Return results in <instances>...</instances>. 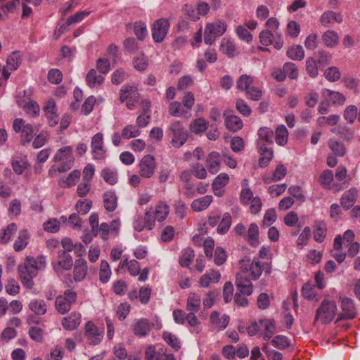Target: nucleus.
Wrapping results in <instances>:
<instances>
[{
    "mask_svg": "<svg viewBox=\"0 0 360 360\" xmlns=\"http://www.w3.org/2000/svg\"><path fill=\"white\" fill-rule=\"evenodd\" d=\"M134 32L139 40H143L148 34L146 25L143 22H136L134 24Z\"/></svg>",
    "mask_w": 360,
    "mask_h": 360,
    "instance_id": "obj_54",
    "label": "nucleus"
},
{
    "mask_svg": "<svg viewBox=\"0 0 360 360\" xmlns=\"http://www.w3.org/2000/svg\"><path fill=\"white\" fill-rule=\"evenodd\" d=\"M287 56L292 60H302L304 57V51L300 45H295L289 48Z\"/></svg>",
    "mask_w": 360,
    "mask_h": 360,
    "instance_id": "obj_48",
    "label": "nucleus"
},
{
    "mask_svg": "<svg viewBox=\"0 0 360 360\" xmlns=\"http://www.w3.org/2000/svg\"><path fill=\"white\" fill-rule=\"evenodd\" d=\"M271 343L274 347L279 349H284L290 345L288 338L283 335H277L274 337Z\"/></svg>",
    "mask_w": 360,
    "mask_h": 360,
    "instance_id": "obj_63",
    "label": "nucleus"
},
{
    "mask_svg": "<svg viewBox=\"0 0 360 360\" xmlns=\"http://www.w3.org/2000/svg\"><path fill=\"white\" fill-rule=\"evenodd\" d=\"M239 268L241 273H249V276L252 280H257L263 271L269 274L271 272V266L269 263L262 264L258 259H253L252 261L249 258L242 259L239 261Z\"/></svg>",
    "mask_w": 360,
    "mask_h": 360,
    "instance_id": "obj_2",
    "label": "nucleus"
},
{
    "mask_svg": "<svg viewBox=\"0 0 360 360\" xmlns=\"http://www.w3.org/2000/svg\"><path fill=\"white\" fill-rule=\"evenodd\" d=\"M236 285L239 293L249 296L253 292V285L251 281L245 276L244 274L239 272L236 275Z\"/></svg>",
    "mask_w": 360,
    "mask_h": 360,
    "instance_id": "obj_17",
    "label": "nucleus"
},
{
    "mask_svg": "<svg viewBox=\"0 0 360 360\" xmlns=\"http://www.w3.org/2000/svg\"><path fill=\"white\" fill-rule=\"evenodd\" d=\"M210 321L214 328L219 331L227 327L229 323V316L225 314L220 316L218 311H213L210 314Z\"/></svg>",
    "mask_w": 360,
    "mask_h": 360,
    "instance_id": "obj_19",
    "label": "nucleus"
},
{
    "mask_svg": "<svg viewBox=\"0 0 360 360\" xmlns=\"http://www.w3.org/2000/svg\"><path fill=\"white\" fill-rule=\"evenodd\" d=\"M17 231V225L15 223L9 224L5 229L1 230L0 233V243H7L11 236L15 233Z\"/></svg>",
    "mask_w": 360,
    "mask_h": 360,
    "instance_id": "obj_42",
    "label": "nucleus"
},
{
    "mask_svg": "<svg viewBox=\"0 0 360 360\" xmlns=\"http://www.w3.org/2000/svg\"><path fill=\"white\" fill-rule=\"evenodd\" d=\"M167 133L172 146L176 148L181 147L188 139L187 131L179 121L172 122Z\"/></svg>",
    "mask_w": 360,
    "mask_h": 360,
    "instance_id": "obj_5",
    "label": "nucleus"
},
{
    "mask_svg": "<svg viewBox=\"0 0 360 360\" xmlns=\"http://www.w3.org/2000/svg\"><path fill=\"white\" fill-rule=\"evenodd\" d=\"M91 13V11H82L77 12L75 14L70 16L66 21L68 25H71L73 24L78 23L82 21L86 17H87Z\"/></svg>",
    "mask_w": 360,
    "mask_h": 360,
    "instance_id": "obj_62",
    "label": "nucleus"
},
{
    "mask_svg": "<svg viewBox=\"0 0 360 360\" xmlns=\"http://www.w3.org/2000/svg\"><path fill=\"white\" fill-rule=\"evenodd\" d=\"M259 139L257 142L261 143H272L274 137V132L268 127H262L258 131Z\"/></svg>",
    "mask_w": 360,
    "mask_h": 360,
    "instance_id": "obj_43",
    "label": "nucleus"
},
{
    "mask_svg": "<svg viewBox=\"0 0 360 360\" xmlns=\"http://www.w3.org/2000/svg\"><path fill=\"white\" fill-rule=\"evenodd\" d=\"M323 94L328 96L334 105H342L346 101L345 96L338 91L325 89Z\"/></svg>",
    "mask_w": 360,
    "mask_h": 360,
    "instance_id": "obj_46",
    "label": "nucleus"
},
{
    "mask_svg": "<svg viewBox=\"0 0 360 360\" xmlns=\"http://www.w3.org/2000/svg\"><path fill=\"white\" fill-rule=\"evenodd\" d=\"M153 324L150 323L147 319H141L133 326L134 334L139 337H145L153 328Z\"/></svg>",
    "mask_w": 360,
    "mask_h": 360,
    "instance_id": "obj_21",
    "label": "nucleus"
},
{
    "mask_svg": "<svg viewBox=\"0 0 360 360\" xmlns=\"http://www.w3.org/2000/svg\"><path fill=\"white\" fill-rule=\"evenodd\" d=\"M169 26V22L167 19L160 18L155 20L152 27L153 40L157 43L162 42L167 34Z\"/></svg>",
    "mask_w": 360,
    "mask_h": 360,
    "instance_id": "obj_14",
    "label": "nucleus"
},
{
    "mask_svg": "<svg viewBox=\"0 0 360 360\" xmlns=\"http://www.w3.org/2000/svg\"><path fill=\"white\" fill-rule=\"evenodd\" d=\"M77 294L75 291L65 290L63 295L56 297L55 302L56 309L61 314L67 313L70 310L71 305L75 302Z\"/></svg>",
    "mask_w": 360,
    "mask_h": 360,
    "instance_id": "obj_9",
    "label": "nucleus"
},
{
    "mask_svg": "<svg viewBox=\"0 0 360 360\" xmlns=\"http://www.w3.org/2000/svg\"><path fill=\"white\" fill-rule=\"evenodd\" d=\"M20 63L18 52H13L6 60V67L9 70H16Z\"/></svg>",
    "mask_w": 360,
    "mask_h": 360,
    "instance_id": "obj_58",
    "label": "nucleus"
},
{
    "mask_svg": "<svg viewBox=\"0 0 360 360\" xmlns=\"http://www.w3.org/2000/svg\"><path fill=\"white\" fill-rule=\"evenodd\" d=\"M103 204L105 210L113 212L117 206V198L112 191H108L103 193Z\"/></svg>",
    "mask_w": 360,
    "mask_h": 360,
    "instance_id": "obj_33",
    "label": "nucleus"
},
{
    "mask_svg": "<svg viewBox=\"0 0 360 360\" xmlns=\"http://www.w3.org/2000/svg\"><path fill=\"white\" fill-rule=\"evenodd\" d=\"M342 21V16L333 11L325 12L321 18V24L326 27H328L335 22H341Z\"/></svg>",
    "mask_w": 360,
    "mask_h": 360,
    "instance_id": "obj_37",
    "label": "nucleus"
},
{
    "mask_svg": "<svg viewBox=\"0 0 360 360\" xmlns=\"http://www.w3.org/2000/svg\"><path fill=\"white\" fill-rule=\"evenodd\" d=\"M224 116L225 117L226 127L229 130L237 131L243 127V122L238 116L229 114L228 112H224Z\"/></svg>",
    "mask_w": 360,
    "mask_h": 360,
    "instance_id": "obj_28",
    "label": "nucleus"
},
{
    "mask_svg": "<svg viewBox=\"0 0 360 360\" xmlns=\"http://www.w3.org/2000/svg\"><path fill=\"white\" fill-rule=\"evenodd\" d=\"M29 234L26 229L20 231L18 236L13 243V248L16 252L24 250L29 242Z\"/></svg>",
    "mask_w": 360,
    "mask_h": 360,
    "instance_id": "obj_36",
    "label": "nucleus"
},
{
    "mask_svg": "<svg viewBox=\"0 0 360 360\" xmlns=\"http://www.w3.org/2000/svg\"><path fill=\"white\" fill-rule=\"evenodd\" d=\"M208 126V122L204 118H198L193 120L190 125V129L195 134L205 131Z\"/></svg>",
    "mask_w": 360,
    "mask_h": 360,
    "instance_id": "obj_49",
    "label": "nucleus"
},
{
    "mask_svg": "<svg viewBox=\"0 0 360 360\" xmlns=\"http://www.w3.org/2000/svg\"><path fill=\"white\" fill-rule=\"evenodd\" d=\"M283 68L286 76H288V77L291 79H295L298 77L299 72L295 63L291 62L285 63Z\"/></svg>",
    "mask_w": 360,
    "mask_h": 360,
    "instance_id": "obj_59",
    "label": "nucleus"
},
{
    "mask_svg": "<svg viewBox=\"0 0 360 360\" xmlns=\"http://www.w3.org/2000/svg\"><path fill=\"white\" fill-rule=\"evenodd\" d=\"M327 229L324 222L316 221L314 225V238L318 243L324 240L326 236Z\"/></svg>",
    "mask_w": 360,
    "mask_h": 360,
    "instance_id": "obj_39",
    "label": "nucleus"
},
{
    "mask_svg": "<svg viewBox=\"0 0 360 360\" xmlns=\"http://www.w3.org/2000/svg\"><path fill=\"white\" fill-rule=\"evenodd\" d=\"M357 115L358 109L354 105L347 106L344 111V117L350 124L354 122Z\"/></svg>",
    "mask_w": 360,
    "mask_h": 360,
    "instance_id": "obj_61",
    "label": "nucleus"
},
{
    "mask_svg": "<svg viewBox=\"0 0 360 360\" xmlns=\"http://www.w3.org/2000/svg\"><path fill=\"white\" fill-rule=\"evenodd\" d=\"M168 112L170 115L177 117H188L191 115L179 101L171 102L168 107Z\"/></svg>",
    "mask_w": 360,
    "mask_h": 360,
    "instance_id": "obj_29",
    "label": "nucleus"
},
{
    "mask_svg": "<svg viewBox=\"0 0 360 360\" xmlns=\"http://www.w3.org/2000/svg\"><path fill=\"white\" fill-rule=\"evenodd\" d=\"M155 225V219L150 211H146L144 216L137 214L135 216L133 226L139 232L143 229L151 230Z\"/></svg>",
    "mask_w": 360,
    "mask_h": 360,
    "instance_id": "obj_16",
    "label": "nucleus"
},
{
    "mask_svg": "<svg viewBox=\"0 0 360 360\" xmlns=\"http://www.w3.org/2000/svg\"><path fill=\"white\" fill-rule=\"evenodd\" d=\"M262 327L263 339L269 340L275 333L276 328L274 322L270 320H262Z\"/></svg>",
    "mask_w": 360,
    "mask_h": 360,
    "instance_id": "obj_44",
    "label": "nucleus"
},
{
    "mask_svg": "<svg viewBox=\"0 0 360 360\" xmlns=\"http://www.w3.org/2000/svg\"><path fill=\"white\" fill-rule=\"evenodd\" d=\"M32 91L29 89L23 91V96L27 97L28 101L18 97L17 103L24 111L31 117H36L39 112V106L37 102L30 100Z\"/></svg>",
    "mask_w": 360,
    "mask_h": 360,
    "instance_id": "obj_11",
    "label": "nucleus"
},
{
    "mask_svg": "<svg viewBox=\"0 0 360 360\" xmlns=\"http://www.w3.org/2000/svg\"><path fill=\"white\" fill-rule=\"evenodd\" d=\"M81 319V314L74 311L70 315L63 317L61 321V324L65 330H73L80 325Z\"/></svg>",
    "mask_w": 360,
    "mask_h": 360,
    "instance_id": "obj_20",
    "label": "nucleus"
},
{
    "mask_svg": "<svg viewBox=\"0 0 360 360\" xmlns=\"http://www.w3.org/2000/svg\"><path fill=\"white\" fill-rule=\"evenodd\" d=\"M44 110L49 125L51 127L56 126L58 122L59 117L58 115L57 114V107L54 100L49 99L46 102Z\"/></svg>",
    "mask_w": 360,
    "mask_h": 360,
    "instance_id": "obj_18",
    "label": "nucleus"
},
{
    "mask_svg": "<svg viewBox=\"0 0 360 360\" xmlns=\"http://www.w3.org/2000/svg\"><path fill=\"white\" fill-rule=\"evenodd\" d=\"M91 151L93 159L95 160H103L107 156V149L104 145L103 134L96 133L91 140Z\"/></svg>",
    "mask_w": 360,
    "mask_h": 360,
    "instance_id": "obj_7",
    "label": "nucleus"
},
{
    "mask_svg": "<svg viewBox=\"0 0 360 360\" xmlns=\"http://www.w3.org/2000/svg\"><path fill=\"white\" fill-rule=\"evenodd\" d=\"M156 161L151 155H144L139 162V174L143 178H150L156 169Z\"/></svg>",
    "mask_w": 360,
    "mask_h": 360,
    "instance_id": "obj_13",
    "label": "nucleus"
},
{
    "mask_svg": "<svg viewBox=\"0 0 360 360\" xmlns=\"http://www.w3.org/2000/svg\"><path fill=\"white\" fill-rule=\"evenodd\" d=\"M195 257L194 250L192 248H187L182 250L179 257V264L181 266L188 267L192 263Z\"/></svg>",
    "mask_w": 360,
    "mask_h": 360,
    "instance_id": "obj_41",
    "label": "nucleus"
},
{
    "mask_svg": "<svg viewBox=\"0 0 360 360\" xmlns=\"http://www.w3.org/2000/svg\"><path fill=\"white\" fill-rule=\"evenodd\" d=\"M163 352L162 349L156 350L154 346L150 345L145 351V360H160Z\"/></svg>",
    "mask_w": 360,
    "mask_h": 360,
    "instance_id": "obj_57",
    "label": "nucleus"
},
{
    "mask_svg": "<svg viewBox=\"0 0 360 360\" xmlns=\"http://www.w3.org/2000/svg\"><path fill=\"white\" fill-rule=\"evenodd\" d=\"M101 176L106 183L110 185H115L117 182V172L110 168H104L101 171Z\"/></svg>",
    "mask_w": 360,
    "mask_h": 360,
    "instance_id": "obj_51",
    "label": "nucleus"
},
{
    "mask_svg": "<svg viewBox=\"0 0 360 360\" xmlns=\"http://www.w3.org/2000/svg\"><path fill=\"white\" fill-rule=\"evenodd\" d=\"M200 303V296L195 292H191L186 300V309L188 312H198Z\"/></svg>",
    "mask_w": 360,
    "mask_h": 360,
    "instance_id": "obj_35",
    "label": "nucleus"
},
{
    "mask_svg": "<svg viewBox=\"0 0 360 360\" xmlns=\"http://www.w3.org/2000/svg\"><path fill=\"white\" fill-rule=\"evenodd\" d=\"M322 41L326 46L335 47L338 44L339 37L335 31L328 30L323 34Z\"/></svg>",
    "mask_w": 360,
    "mask_h": 360,
    "instance_id": "obj_40",
    "label": "nucleus"
},
{
    "mask_svg": "<svg viewBox=\"0 0 360 360\" xmlns=\"http://www.w3.org/2000/svg\"><path fill=\"white\" fill-rule=\"evenodd\" d=\"M112 272L109 264L105 260H102L100 265L99 279L101 283H106L108 282Z\"/></svg>",
    "mask_w": 360,
    "mask_h": 360,
    "instance_id": "obj_47",
    "label": "nucleus"
},
{
    "mask_svg": "<svg viewBox=\"0 0 360 360\" xmlns=\"http://www.w3.org/2000/svg\"><path fill=\"white\" fill-rule=\"evenodd\" d=\"M259 41L265 46H269L272 44L276 49H281L283 45V39L282 35L276 32L274 35L270 30H264L259 33Z\"/></svg>",
    "mask_w": 360,
    "mask_h": 360,
    "instance_id": "obj_12",
    "label": "nucleus"
},
{
    "mask_svg": "<svg viewBox=\"0 0 360 360\" xmlns=\"http://www.w3.org/2000/svg\"><path fill=\"white\" fill-rule=\"evenodd\" d=\"M257 147L259 152L261 155V158L259 160V164L260 167H264L267 166L269 162L272 160L274 153L272 149L267 148L264 143L257 142Z\"/></svg>",
    "mask_w": 360,
    "mask_h": 360,
    "instance_id": "obj_25",
    "label": "nucleus"
},
{
    "mask_svg": "<svg viewBox=\"0 0 360 360\" xmlns=\"http://www.w3.org/2000/svg\"><path fill=\"white\" fill-rule=\"evenodd\" d=\"M104 77L103 75L98 73L95 69H91L86 76V82L90 88H94L97 86L101 85L104 82Z\"/></svg>",
    "mask_w": 360,
    "mask_h": 360,
    "instance_id": "obj_32",
    "label": "nucleus"
},
{
    "mask_svg": "<svg viewBox=\"0 0 360 360\" xmlns=\"http://www.w3.org/2000/svg\"><path fill=\"white\" fill-rule=\"evenodd\" d=\"M288 139V131L284 125L278 126L275 131V140L279 146H284Z\"/></svg>",
    "mask_w": 360,
    "mask_h": 360,
    "instance_id": "obj_45",
    "label": "nucleus"
},
{
    "mask_svg": "<svg viewBox=\"0 0 360 360\" xmlns=\"http://www.w3.org/2000/svg\"><path fill=\"white\" fill-rule=\"evenodd\" d=\"M136 92V87L131 85H124L120 89V99L122 103L127 102L133 93Z\"/></svg>",
    "mask_w": 360,
    "mask_h": 360,
    "instance_id": "obj_60",
    "label": "nucleus"
},
{
    "mask_svg": "<svg viewBox=\"0 0 360 360\" xmlns=\"http://www.w3.org/2000/svg\"><path fill=\"white\" fill-rule=\"evenodd\" d=\"M29 309L36 315L41 316L46 313L47 306L42 300H33L29 304Z\"/></svg>",
    "mask_w": 360,
    "mask_h": 360,
    "instance_id": "obj_38",
    "label": "nucleus"
},
{
    "mask_svg": "<svg viewBox=\"0 0 360 360\" xmlns=\"http://www.w3.org/2000/svg\"><path fill=\"white\" fill-rule=\"evenodd\" d=\"M103 329H99L92 321L84 326V335L90 345H98L103 338Z\"/></svg>",
    "mask_w": 360,
    "mask_h": 360,
    "instance_id": "obj_15",
    "label": "nucleus"
},
{
    "mask_svg": "<svg viewBox=\"0 0 360 360\" xmlns=\"http://www.w3.org/2000/svg\"><path fill=\"white\" fill-rule=\"evenodd\" d=\"M235 49V45L232 41L226 39H222L220 45V50L221 52L229 56H231L233 55Z\"/></svg>",
    "mask_w": 360,
    "mask_h": 360,
    "instance_id": "obj_64",
    "label": "nucleus"
},
{
    "mask_svg": "<svg viewBox=\"0 0 360 360\" xmlns=\"http://www.w3.org/2000/svg\"><path fill=\"white\" fill-rule=\"evenodd\" d=\"M13 128L15 132H20L21 143L23 146L29 143L33 138L34 129L31 124H25L22 119H15Z\"/></svg>",
    "mask_w": 360,
    "mask_h": 360,
    "instance_id": "obj_8",
    "label": "nucleus"
},
{
    "mask_svg": "<svg viewBox=\"0 0 360 360\" xmlns=\"http://www.w3.org/2000/svg\"><path fill=\"white\" fill-rule=\"evenodd\" d=\"M53 160L55 162H64V164L58 167L59 172H65L70 169L74 163L72 148L71 146H65L60 148L56 153Z\"/></svg>",
    "mask_w": 360,
    "mask_h": 360,
    "instance_id": "obj_6",
    "label": "nucleus"
},
{
    "mask_svg": "<svg viewBox=\"0 0 360 360\" xmlns=\"http://www.w3.org/2000/svg\"><path fill=\"white\" fill-rule=\"evenodd\" d=\"M58 262L57 264H53V269L58 271L61 267L63 269L69 270L73 266V261L72 257L65 250L58 251Z\"/></svg>",
    "mask_w": 360,
    "mask_h": 360,
    "instance_id": "obj_22",
    "label": "nucleus"
},
{
    "mask_svg": "<svg viewBox=\"0 0 360 360\" xmlns=\"http://www.w3.org/2000/svg\"><path fill=\"white\" fill-rule=\"evenodd\" d=\"M337 304L335 301L324 299L316 309L315 321L319 320L322 324L330 323L337 314Z\"/></svg>",
    "mask_w": 360,
    "mask_h": 360,
    "instance_id": "obj_3",
    "label": "nucleus"
},
{
    "mask_svg": "<svg viewBox=\"0 0 360 360\" xmlns=\"http://www.w3.org/2000/svg\"><path fill=\"white\" fill-rule=\"evenodd\" d=\"M227 29V24L223 20H217L205 25L204 30V41L206 44L212 45L216 39L222 36Z\"/></svg>",
    "mask_w": 360,
    "mask_h": 360,
    "instance_id": "obj_4",
    "label": "nucleus"
},
{
    "mask_svg": "<svg viewBox=\"0 0 360 360\" xmlns=\"http://www.w3.org/2000/svg\"><path fill=\"white\" fill-rule=\"evenodd\" d=\"M231 224V216L229 213H225L217 227V232L220 234L226 233L230 229Z\"/></svg>",
    "mask_w": 360,
    "mask_h": 360,
    "instance_id": "obj_55",
    "label": "nucleus"
},
{
    "mask_svg": "<svg viewBox=\"0 0 360 360\" xmlns=\"http://www.w3.org/2000/svg\"><path fill=\"white\" fill-rule=\"evenodd\" d=\"M358 197V191L356 188H350L345 192L340 200V204L345 210H349L355 203Z\"/></svg>",
    "mask_w": 360,
    "mask_h": 360,
    "instance_id": "obj_26",
    "label": "nucleus"
},
{
    "mask_svg": "<svg viewBox=\"0 0 360 360\" xmlns=\"http://www.w3.org/2000/svg\"><path fill=\"white\" fill-rule=\"evenodd\" d=\"M221 274L217 270H212L201 276L199 279V285L202 288H207L212 283H217L219 281Z\"/></svg>",
    "mask_w": 360,
    "mask_h": 360,
    "instance_id": "obj_24",
    "label": "nucleus"
},
{
    "mask_svg": "<svg viewBox=\"0 0 360 360\" xmlns=\"http://www.w3.org/2000/svg\"><path fill=\"white\" fill-rule=\"evenodd\" d=\"M207 167L212 174L219 172L220 167V155L217 152H212L207 158Z\"/></svg>",
    "mask_w": 360,
    "mask_h": 360,
    "instance_id": "obj_34",
    "label": "nucleus"
},
{
    "mask_svg": "<svg viewBox=\"0 0 360 360\" xmlns=\"http://www.w3.org/2000/svg\"><path fill=\"white\" fill-rule=\"evenodd\" d=\"M244 238L252 247L259 245V227L257 224L252 223L250 224Z\"/></svg>",
    "mask_w": 360,
    "mask_h": 360,
    "instance_id": "obj_31",
    "label": "nucleus"
},
{
    "mask_svg": "<svg viewBox=\"0 0 360 360\" xmlns=\"http://www.w3.org/2000/svg\"><path fill=\"white\" fill-rule=\"evenodd\" d=\"M151 212L155 220L163 221L169 213V207L165 202L159 201L155 205V210Z\"/></svg>",
    "mask_w": 360,
    "mask_h": 360,
    "instance_id": "obj_27",
    "label": "nucleus"
},
{
    "mask_svg": "<svg viewBox=\"0 0 360 360\" xmlns=\"http://www.w3.org/2000/svg\"><path fill=\"white\" fill-rule=\"evenodd\" d=\"M87 263L84 259H78L75 261L73 269V278L76 282L83 281L87 274Z\"/></svg>",
    "mask_w": 360,
    "mask_h": 360,
    "instance_id": "obj_23",
    "label": "nucleus"
},
{
    "mask_svg": "<svg viewBox=\"0 0 360 360\" xmlns=\"http://www.w3.org/2000/svg\"><path fill=\"white\" fill-rule=\"evenodd\" d=\"M162 338L175 350H178L181 347L180 342L175 335L166 331L162 333Z\"/></svg>",
    "mask_w": 360,
    "mask_h": 360,
    "instance_id": "obj_56",
    "label": "nucleus"
},
{
    "mask_svg": "<svg viewBox=\"0 0 360 360\" xmlns=\"http://www.w3.org/2000/svg\"><path fill=\"white\" fill-rule=\"evenodd\" d=\"M328 146L337 156H344L346 153V148L342 142L335 139H330Z\"/></svg>",
    "mask_w": 360,
    "mask_h": 360,
    "instance_id": "obj_50",
    "label": "nucleus"
},
{
    "mask_svg": "<svg viewBox=\"0 0 360 360\" xmlns=\"http://www.w3.org/2000/svg\"><path fill=\"white\" fill-rule=\"evenodd\" d=\"M253 82V78L246 74L242 75L236 82V87L240 91H246Z\"/></svg>",
    "mask_w": 360,
    "mask_h": 360,
    "instance_id": "obj_52",
    "label": "nucleus"
},
{
    "mask_svg": "<svg viewBox=\"0 0 360 360\" xmlns=\"http://www.w3.org/2000/svg\"><path fill=\"white\" fill-rule=\"evenodd\" d=\"M46 264V258L44 256L37 257L36 259L32 256L26 257L24 263L18 266L19 276L25 288H33V278L37 276L39 270L45 268Z\"/></svg>",
    "mask_w": 360,
    "mask_h": 360,
    "instance_id": "obj_1",
    "label": "nucleus"
},
{
    "mask_svg": "<svg viewBox=\"0 0 360 360\" xmlns=\"http://www.w3.org/2000/svg\"><path fill=\"white\" fill-rule=\"evenodd\" d=\"M341 312L338 316V321L354 319L357 315V309L353 300L345 297L341 299Z\"/></svg>",
    "mask_w": 360,
    "mask_h": 360,
    "instance_id": "obj_10",
    "label": "nucleus"
},
{
    "mask_svg": "<svg viewBox=\"0 0 360 360\" xmlns=\"http://www.w3.org/2000/svg\"><path fill=\"white\" fill-rule=\"evenodd\" d=\"M213 197L211 195H206L202 198L194 200L191 207L194 212H201L206 210L212 203Z\"/></svg>",
    "mask_w": 360,
    "mask_h": 360,
    "instance_id": "obj_30",
    "label": "nucleus"
},
{
    "mask_svg": "<svg viewBox=\"0 0 360 360\" xmlns=\"http://www.w3.org/2000/svg\"><path fill=\"white\" fill-rule=\"evenodd\" d=\"M140 134V130L136 126L132 124L125 126L122 131V136L125 139L137 137Z\"/></svg>",
    "mask_w": 360,
    "mask_h": 360,
    "instance_id": "obj_53",
    "label": "nucleus"
}]
</instances>
